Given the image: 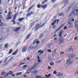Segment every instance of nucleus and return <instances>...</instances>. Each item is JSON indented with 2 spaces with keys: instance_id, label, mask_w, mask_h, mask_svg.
Instances as JSON below:
<instances>
[{
  "instance_id": "nucleus-1",
  "label": "nucleus",
  "mask_w": 78,
  "mask_h": 78,
  "mask_svg": "<svg viewBox=\"0 0 78 78\" xmlns=\"http://www.w3.org/2000/svg\"><path fill=\"white\" fill-rule=\"evenodd\" d=\"M45 25V23H42V24L41 25V26H40V25L39 24H38L35 27V31H37L38 29L39 28H41L44 26Z\"/></svg>"
},
{
  "instance_id": "nucleus-2",
  "label": "nucleus",
  "mask_w": 78,
  "mask_h": 78,
  "mask_svg": "<svg viewBox=\"0 0 78 78\" xmlns=\"http://www.w3.org/2000/svg\"><path fill=\"white\" fill-rule=\"evenodd\" d=\"M66 64H69V65H71L73 64V61L71 60L70 59H68L67 60Z\"/></svg>"
},
{
  "instance_id": "nucleus-3",
  "label": "nucleus",
  "mask_w": 78,
  "mask_h": 78,
  "mask_svg": "<svg viewBox=\"0 0 78 78\" xmlns=\"http://www.w3.org/2000/svg\"><path fill=\"white\" fill-rule=\"evenodd\" d=\"M68 27L69 28H72V26H73L72 25V23H71V21L70 20H69L68 21Z\"/></svg>"
},
{
  "instance_id": "nucleus-4",
  "label": "nucleus",
  "mask_w": 78,
  "mask_h": 78,
  "mask_svg": "<svg viewBox=\"0 0 78 78\" xmlns=\"http://www.w3.org/2000/svg\"><path fill=\"white\" fill-rule=\"evenodd\" d=\"M9 57L6 58L4 62L3 66H6L9 63V61H8V58H9Z\"/></svg>"
},
{
  "instance_id": "nucleus-5",
  "label": "nucleus",
  "mask_w": 78,
  "mask_h": 78,
  "mask_svg": "<svg viewBox=\"0 0 78 78\" xmlns=\"http://www.w3.org/2000/svg\"><path fill=\"white\" fill-rule=\"evenodd\" d=\"M63 33V31L61 30L60 33H59V35L58 36L60 37L59 39V40H61L63 39V37H62V33Z\"/></svg>"
},
{
  "instance_id": "nucleus-6",
  "label": "nucleus",
  "mask_w": 78,
  "mask_h": 78,
  "mask_svg": "<svg viewBox=\"0 0 78 78\" xmlns=\"http://www.w3.org/2000/svg\"><path fill=\"white\" fill-rule=\"evenodd\" d=\"M11 12L10 11L9 12L8 15L7 16V17L8 18H6V20H8L9 19H11Z\"/></svg>"
},
{
  "instance_id": "nucleus-7",
  "label": "nucleus",
  "mask_w": 78,
  "mask_h": 78,
  "mask_svg": "<svg viewBox=\"0 0 78 78\" xmlns=\"http://www.w3.org/2000/svg\"><path fill=\"white\" fill-rule=\"evenodd\" d=\"M27 51V47H25L23 48L22 49V52L23 53H25V52H26Z\"/></svg>"
},
{
  "instance_id": "nucleus-8",
  "label": "nucleus",
  "mask_w": 78,
  "mask_h": 78,
  "mask_svg": "<svg viewBox=\"0 0 78 78\" xmlns=\"http://www.w3.org/2000/svg\"><path fill=\"white\" fill-rule=\"evenodd\" d=\"M33 45H34V44H33L31 45L29 48L28 49L29 50H33L34 48V47L33 46Z\"/></svg>"
},
{
  "instance_id": "nucleus-9",
  "label": "nucleus",
  "mask_w": 78,
  "mask_h": 78,
  "mask_svg": "<svg viewBox=\"0 0 78 78\" xmlns=\"http://www.w3.org/2000/svg\"><path fill=\"white\" fill-rule=\"evenodd\" d=\"M73 56H75V54H70L69 55L68 57L69 58H72Z\"/></svg>"
},
{
  "instance_id": "nucleus-10",
  "label": "nucleus",
  "mask_w": 78,
  "mask_h": 78,
  "mask_svg": "<svg viewBox=\"0 0 78 78\" xmlns=\"http://www.w3.org/2000/svg\"><path fill=\"white\" fill-rule=\"evenodd\" d=\"M20 29V28L18 27L13 30V31H15V32H17V31H18Z\"/></svg>"
},
{
  "instance_id": "nucleus-11",
  "label": "nucleus",
  "mask_w": 78,
  "mask_h": 78,
  "mask_svg": "<svg viewBox=\"0 0 78 78\" xmlns=\"http://www.w3.org/2000/svg\"><path fill=\"white\" fill-rule=\"evenodd\" d=\"M56 76H63V74L61 73H58L56 75Z\"/></svg>"
},
{
  "instance_id": "nucleus-12",
  "label": "nucleus",
  "mask_w": 78,
  "mask_h": 78,
  "mask_svg": "<svg viewBox=\"0 0 78 78\" xmlns=\"http://www.w3.org/2000/svg\"><path fill=\"white\" fill-rule=\"evenodd\" d=\"M51 43H48L46 45V46L47 47V48H50L51 47L50 46H51Z\"/></svg>"
},
{
  "instance_id": "nucleus-13",
  "label": "nucleus",
  "mask_w": 78,
  "mask_h": 78,
  "mask_svg": "<svg viewBox=\"0 0 78 78\" xmlns=\"http://www.w3.org/2000/svg\"><path fill=\"white\" fill-rule=\"evenodd\" d=\"M47 5L46 4L41 5V7L43 9H45V8H47Z\"/></svg>"
},
{
  "instance_id": "nucleus-14",
  "label": "nucleus",
  "mask_w": 78,
  "mask_h": 78,
  "mask_svg": "<svg viewBox=\"0 0 78 78\" xmlns=\"http://www.w3.org/2000/svg\"><path fill=\"white\" fill-rule=\"evenodd\" d=\"M8 43L6 44L4 46V48L6 49H8Z\"/></svg>"
},
{
  "instance_id": "nucleus-15",
  "label": "nucleus",
  "mask_w": 78,
  "mask_h": 78,
  "mask_svg": "<svg viewBox=\"0 0 78 78\" xmlns=\"http://www.w3.org/2000/svg\"><path fill=\"white\" fill-rule=\"evenodd\" d=\"M59 21V20H55L53 21V23H54L55 24V23L57 22V23H58Z\"/></svg>"
},
{
  "instance_id": "nucleus-16",
  "label": "nucleus",
  "mask_w": 78,
  "mask_h": 78,
  "mask_svg": "<svg viewBox=\"0 0 78 78\" xmlns=\"http://www.w3.org/2000/svg\"><path fill=\"white\" fill-rule=\"evenodd\" d=\"M64 43V41L62 40H60L59 41L58 44L59 45H61V44H62Z\"/></svg>"
},
{
  "instance_id": "nucleus-17",
  "label": "nucleus",
  "mask_w": 78,
  "mask_h": 78,
  "mask_svg": "<svg viewBox=\"0 0 78 78\" xmlns=\"http://www.w3.org/2000/svg\"><path fill=\"white\" fill-rule=\"evenodd\" d=\"M31 36V34H28L26 37V39H28V38L30 37Z\"/></svg>"
},
{
  "instance_id": "nucleus-18",
  "label": "nucleus",
  "mask_w": 78,
  "mask_h": 78,
  "mask_svg": "<svg viewBox=\"0 0 78 78\" xmlns=\"http://www.w3.org/2000/svg\"><path fill=\"white\" fill-rule=\"evenodd\" d=\"M31 13H32V12H30L27 13V17H29V16H30V15L31 14Z\"/></svg>"
},
{
  "instance_id": "nucleus-19",
  "label": "nucleus",
  "mask_w": 78,
  "mask_h": 78,
  "mask_svg": "<svg viewBox=\"0 0 78 78\" xmlns=\"http://www.w3.org/2000/svg\"><path fill=\"white\" fill-rule=\"evenodd\" d=\"M37 63H36L34 66L33 67H34V69H36V67H37Z\"/></svg>"
},
{
  "instance_id": "nucleus-20",
  "label": "nucleus",
  "mask_w": 78,
  "mask_h": 78,
  "mask_svg": "<svg viewBox=\"0 0 78 78\" xmlns=\"http://www.w3.org/2000/svg\"><path fill=\"white\" fill-rule=\"evenodd\" d=\"M22 73V72H20L17 73L16 75H17V76H18V75H21Z\"/></svg>"
},
{
  "instance_id": "nucleus-21",
  "label": "nucleus",
  "mask_w": 78,
  "mask_h": 78,
  "mask_svg": "<svg viewBox=\"0 0 78 78\" xmlns=\"http://www.w3.org/2000/svg\"><path fill=\"white\" fill-rule=\"evenodd\" d=\"M32 69H34V68L33 66L30 67L29 69V70H32Z\"/></svg>"
},
{
  "instance_id": "nucleus-22",
  "label": "nucleus",
  "mask_w": 78,
  "mask_h": 78,
  "mask_svg": "<svg viewBox=\"0 0 78 78\" xmlns=\"http://www.w3.org/2000/svg\"><path fill=\"white\" fill-rule=\"evenodd\" d=\"M33 73L34 75H35V74H37V71L36 70V71H33Z\"/></svg>"
},
{
  "instance_id": "nucleus-23",
  "label": "nucleus",
  "mask_w": 78,
  "mask_h": 78,
  "mask_svg": "<svg viewBox=\"0 0 78 78\" xmlns=\"http://www.w3.org/2000/svg\"><path fill=\"white\" fill-rule=\"evenodd\" d=\"M17 14H15V15L13 18V20H16V17H17Z\"/></svg>"
},
{
  "instance_id": "nucleus-24",
  "label": "nucleus",
  "mask_w": 78,
  "mask_h": 78,
  "mask_svg": "<svg viewBox=\"0 0 78 78\" xmlns=\"http://www.w3.org/2000/svg\"><path fill=\"white\" fill-rule=\"evenodd\" d=\"M74 11H73L71 13V14L69 15V16H72L74 14Z\"/></svg>"
},
{
  "instance_id": "nucleus-25",
  "label": "nucleus",
  "mask_w": 78,
  "mask_h": 78,
  "mask_svg": "<svg viewBox=\"0 0 78 78\" xmlns=\"http://www.w3.org/2000/svg\"><path fill=\"white\" fill-rule=\"evenodd\" d=\"M41 6L42 5L40 4H38L37 5V8H40L42 7Z\"/></svg>"
},
{
  "instance_id": "nucleus-26",
  "label": "nucleus",
  "mask_w": 78,
  "mask_h": 78,
  "mask_svg": "<svg viewBox=\"0 0 78 78\" xmlns=\"http://www.w3.org/2000/svg\"><path fill=\"white\" fill-rule=\"evenodd\" d=\"M58 16H64V14L62 13H59L58 14Z\"/></svg>"
},
{
  "instance_id": "nucleus-27",
  "label": "nucleus",
  "mask_w": 78,
  "mask_h": 78,
  "mask_svg": "<svg viewBox=\"0 0 78 78\" xmlns=\"http://www.w3.org/2000/svg\"><path fill=\"white\" fill-rule=\"evenodd\" d=\"M27 66H28L27 65H24L23 66V69H26L27 67H28Z\"/></svg>"
},
{
  "instance_id": "nucleus-28",
  "label": "nucleus",
  "mask_w": 78,
  "mask_h": 78,
  "mask_svg": "<svg viewBox=\"0 0 78 78\" xmlns=\"http://www.w3.org/2000/svg\"><path fill=\"white\" fill-rule=\"evenodd\" d=\"M24 19V18H21L19 19V21H20V22H21Z\"/></svg>"
},
{
  "instance_id": "nucleus-29",
  "label": "nucleus",
  "mask_w": 78,
  "mask_h": 78,
  "mask_svg": "<svg viewBox=\"0 0 78 78\" xmlns=\"http://www.w3.org/2000/svg\"><path fill=\"white\" fill-rule=\"evenodd\" d=\"M17 52V50H16L15 52L13 53L12 54V55H16Z\"/></svg>"
},
{
  "instance_id": "nucleus-30",
  "label": "nucleus",
  "mask_w": 78,
  "mask_h": 78,
  "mask_svg": "<svg viewBox=\"0 0 78 78\" xmlns=\"http://www.w3.org/2000/svg\"><path fill=\"white\" fill-rule=\"evenodd\" d=\"M50 65H51V66H53L54 65V63L52 62H50Z\"/></svg>"
},
{
  "instance_id": "nucleus-31",
  "label": "nucleus",
  "mask_w": 78,
  "mask_h": 78,
  "mask_svg": "<svg viewBox=\"0 0 78 78\" xmlns=\"http://www.w3.org/2000/svg\"><path fill=\"white\" fill-rule=\"evenodd\" d=\"M13 73V72H12V71H10L9 73H8V74L9 75H12V74Z\"/></svg>"
},
{
  "instance_id": "nucleus-32",
  "label": "nucleus",
  "mask_w": 78,
  "mask_h": 78,
  "mask_svg": "<svg viewBox=\"0 0 78 78\" xmlns=\"http://www.w3.org/2000/svg\"><path fill=\"white\" fill-rule=\"evenodd\" d=\"M75 27L76 28H77V29H76V30L78 31V24H76L75 25Z\"/></svg>"
},
{
  "instance_id": "nucleus-33",
  "label": "nucleus",
  "mask_w": 78,
  "mask_h": 78,
  "mask_svg": "<svg viewBox=\"0 0 78 78\" xmlns=\"http://www.w3.org/2000/svg\"><path fill=\"white\" fill-rule=\"evenodd\" d=\"M45 76H46V77H50V76H51V75L50 74H48V75H45Z\"/></svg>"
},
{
  "instance_id": "nucleus-34",
  "label": "nucleus",
  "mask_w": 78,
  "mask_h": 78,
  "mask_svg": "<svg viewBox=\"0 0 78 78\" xmlns=\"http://www.w3.org/2000/svg\"><path fill=\"white\" fill-rule=\"evenodd\" d=\"M70 7H69V8H68V9L66 10V12H68L69 11H70Z\"/></svg>"
},
{
  "instance_id": "nucleus-35",
  "label": "nucleus",
  "mask_w": 78,
  "mask_h": 78,
  "mask_svg": "<svg viewBox=\"0 0 78 78\" xmlns=\"http://www.w3.org/2000/svg\"><path fill=\"white\" fill-rule=\"evenodd\" d=\"M34 6V5H32V6H31L29 9V10L28 11V12L29 11H30V10L31 9H32V8H33Z\"/></svg>"
},
{
  "instance_id": "nucleus-36",
  "label": "nucleus",
  "mask_w": 78,
  "mask_h": 78,
  "mask_svg": "<svg viewBox=\"0 0 78 78\" xmlns=\"http://www.w3.org/2000/svg\"><path fill=\"white\" fill-rule=\"evenodd\" d=\"M12 50L10 49L9 51V54H11V53H12Z\"/></svg>"
},
{
  "instance_id": "nucleus-37",
  "label": "nucleus",
  "mask_w": 78,
  "mask_h": 78,
  "mask_svg": "<svg viewBox=\"0 0 78 78\" xmlns=\"http://www.w3.org/2000/svg\"><path fill=\"white\" fill-rule=\"evenodd\" d=\"M3 23H2V21H1V20H0V26H3Z\"/></svg>"
},
{
  "instance_id": "nucleus-38",
  "label": "nucleus",
  "mask_w": 78,
  "mask_h": 78,
  "mask_svg": "<svg viewBox=\"0 0 78 78\" xmlns=\"http://www.w3.org/2000/svg\"><path fill=\"white\" fill-rule=\"evenodd\" d=\"M60 55H64V52L62 51L60 52Z\"/></svg>"
},
{
  "instance_id": "nucleus-39",
  "label": "nucleus",
  "mask_w": 78,
  "mask_h": 78,
  "mask_svg": "<svg viewBox=\"0 0 78 78\" xmlns=\"http://www.w3.org/2000/svg\"><path fill=\"white\" fill-rule=\"evenodd\" d=\"M23 64H25V62H24L23 63H20V66L21 65H23Z\"/></svg>"
},
{
  "instance_id": "nucleus-40",
  "label": "nucleus",
  "mask_w": 78,
  "mask_h": 78,
  "mask_svg": "<svg viewBox=\"0 0 78 78\" xmlns=\"http://www.w3.org/2000/svg\"><path fill=\"white\" fill-rule=\"evenodd\" d=\"M9 75V74H8V73H7L5 74V76H8Z\"/></svg>"
},
{
  "instance_id": "nucleus-41",
  "label": "nucleus",
  "mask_w": 78,
  "mask_h": 78,
  "mask_svg": "<svg viewBox=\"0 0 78 78\" xmlns=\"http://www.w3.org/2000/svg\"><path fill=\"white\" fill-rule=\"evenodd\" d=\"M43 36H44L43 34H42L40 36V38H42V37H43Z\"/></svg>"
},
{
  "instance_id": "nucleus-42",
  "label": "nucleus",
  "mask_w": 78,
  "mask_h": 78,
  "mask_svg": "<svg viewBox=\"0 0 78 78\" xmlns=\"http://www.w3.org/2000/svg\"><path fill=\"white\" fill-rule=\"evenodd\" d=\"M37 40H34V44H35V43H36L37 42Z\"/></svg>"
},
{
  "instance_id": "nucleus-43",
  "label": "nucleus",
  "mask_w": 78,
  "mask_h": 78,
  "mask_svg": "<svg viewBox=\"0 0 78 78\" xmlns=\"http://www.w3.org/2000/svg\"><path fill=\"white\" fill-rule=\"evenodd\" d=\"M13 58V57H10V59H9V61H11V59H12Z\"/></svg>"
},
{
  "instance_id": "nucleus-44",
  "label": "nucleus",
  "mask_w": 78,
  "mask_h": 78,
  "mask_svg": "<svg viewBox=\"0 0 78 78\" xmlns=\"http://www.w3.org/2000/svg\"><path fill=\"white\" fill-rule=\"evenodd\" d=\"M62 27H64V25H62L61 27H60L59 28V30H60L61 29V28H62Z\"/></svg>"
},
{
  "instance_id": "nucleus-45",
  "label": "nucleus",
  "mask_w": 78,
  "mask_h": 78,
  "mask_svg": "<svg viewBox=\"0 0 78 78\" xmlns=\"http://www.w3.org/2000/svg\"><path fill=\"white\" fill-rule=\"evenodd\" d=\"M53 73L54 74L56 75V74H57V72L56 71H55L53 72Z\"/></svg>"
},
{
  "instance_id": "nucleus-46",
  "label": "nucleus",
  "mask_w": 78,
  "mask_h": 78,
  "mask_svg": "<svg viewBox=\"0 0 78 78\" xmlns=\"http://www.w3.org/2000/svg\"><path fill=\"white\" fill-rule=\"evenodd\" d=\"M68 1H66L65 2V4H68Z\"/></svg>"
},
{
  "instance_id": "nucleus-47",
  "label": "nucleus",
  "mask_w": 78,
  "mask_h": 78,
  "mask_svg": "<svg viewBox=\"0 0 78 78\" xmlns=\"http://www.w3.org/2000/svg\"><path fill=\"white\" fill-rule=\"evenodd\" d=\"M38 45H36L35 46V47H34V48L36 49V48H37L38 47Z\"/></svg>"
},
{
  "instance_id": "nucleus-48",
  "label": "nucleus",
  "mask_w": 78,
  "mask_h": 78,
  "mask_svg": "<svg viewBox=\"0 0 78 78\" xmlns=\"http://www.w3.org/2000/svg\"><path fill=\"white\" fill-rule=\"evenodd\" d=\"M36 77L37 78H41V77H40V76H38V75L36 76Z\"/></svg>"
},
{
  "instance_id": "nucleus-49",
  "label": "nucleus",
  "mask_w": 78,
  "mask_h": 78,
  "mask_svg": "<svg viewBox=\"0 0 78 78\" xmlns=\"http://www.w3.org/2000/svg\"><path fill=\"white\" fill-rule=\"evenodd\" d=\"M6 73L5 72H2L1 73L2 75H4Z\"/></svg>"
},
{
  "instance_id": "nucleus-50",
  "label": "nucleus",
  "mask_w": 78,
  "mask_h": 78,
  "mask_svg": "<svg viewBox=\"0 0 78 78\" xmlns=\"http://www.w3.org/2000/svg\"><path fill=\"white\" fill-rule=\"evenodd\" d=\"M59 29H58L55 32V33H57V32H58V31H59Z\"/></svg>"
},
{
  "instance_id": "nucleus-51",
  "label": "nucleus",
  "mask_w": 78,
  "mask_h": 78,
  "mask_svg": "<svg viewBox=\"0 0 78 78\" xmlns=\"http://www.w3.org/2000/svg\"><path fill=\"white\" fill-rule=\"evenodd\" d=\"M39 41H37V43H36V44H40Z\"/></svg>"
},
{
  "instance_id": "nucleus-52",
  "label": "nucleus",
  "mask_w": 78,
  "mask_h": 78,
  "mask_svg": "<svg viewBox=\"0 0 78 78\" xmlns=\"http://www.w3.org/2000/svg\"><path fill=\"white\" fill-rule=\"evenodd\" d=\"M47 0H45L42 3V4H44V3H45V2H47Z\"/></svg>"
},
{
  "instance_id": "nucleus-53",
  "label": "nucleus",
  "mask_w": 78,
  "mask_h": 78,
  "mask_svg": "<svg viewBox=\"0 0 78 78\" xmlns=\"http://www.w3.org/2000/svg\"><path fill=\"white\" fill-rule=\"evenodd\" d=\"M48 69H51V67L49 66L48 67Z\"/></svg>"
},
{
  "instance_id": "nucleus-54",
  "label": "nucleus",
  "mask_w": 78,
  "mask_h": 78,
  "mask_svg": "<svg viewBox=\"0 0 78 78\" xmlns=\"http://www.w3.org/2000/svg\"><path fill=\"white\" fill-rule=\"evenodd\" d=\"M66 29H67V26H65L64 28V30H66Z\"/></svg>"
},
{
  "instance_id": "nucleus-55",
  "label": "nucleus",
  "mask_w": 78,
  "mask_h": 78,
  "mask_svg": "<svg viewBox=\"0 0 78 78\" xmlns=\"http://www.w3.org/2000/svg\"><path fill=\"white\" fill-rule=\"evenodd\" d=\"M72 50V48H70L69 49V51H71V50Z\"/></svg>"
},
{
  "instance_id": "nucleus-56",
  "label": "nucleus",
  "mask_w": 78,
  "mask_h": 78,
  "mask_svg": "<svg viewBox=\"0 0 78 78\" xmlns=\"http://www.w3.org/2000/svg\"><path fill=\"white\" fill-rule=\"evenodd\" d=\"M37 61H38V62H39V63H41V60H38Z\"/></svg>"
},
{
  "instance_id": "nucleus-57",
  "label": "nucleus",
  "mask_w": 78,
  "mask_h": 78,
  "mask_svg": "<svg viewBox=\"0 0 78 78\" xmlns=\"http://www.w3.org/2000/svg\"><path fill=\"white\" fill-rule=\"evenodd\" d=\"M44 53V51H41L40 52V54H42V53Z\"/></svg>"
},
{
  "instance_id": "nucleus-58",
  "label": "nucleus",
  "mask_w": 78,
  "mask_h": 78,
  "mask_svg": "<svg viewBox=\"0 0 78 78\" xmlns=\"http://www.w3.org/2000/svg\"><path fill=\"white\" fill-rule=\"evenodd\" d=\"M52 2H53L54 3V2H56V0H52L51 1Z\"/></svg>"
},
{
  "instance_id": "nucleus-59",
  "label": "nucleus",
  "mask_w": 78,
  "mask_h": 78,
  "mask_svg": "<svg viewBox=\"0 0 78 78\" xmlns=\"http://www.w3.org/2000/svg\"><path fill=\"white\" fill-rule=\"evenodd\" d=\"M74 40H76L77 39V37H76L74 38Z\"/></svg>"
},
{
  "instance_id": "nucleus-60",
  "label": "nucleus",
  "mask_w": 78,
  "mask_h": 78,
  "mask_svg": "<svg viewBox=\"0 0 78 78\" xmlns=\"http://www.w3.org/2000/svg\"><path fill=\"white\" fill-rule=\"evenodd\" d=\"M41 50H40L38 51V53H41Z\"/></svg>"
},
{
  "instance_id": "nucleus-61",
  "label": "nucleus",
  "mask_w": 78,
  "mask_h": 78,
  "mask_svg": "<svg viewBox=\"0 0 78 78\" xmlns=\"http://www.w3.org/2000/svg\"><path fill=\"white\" fill-rule=\"evenodd\" d=\"M48 51V52H51V50H49Z\"/></svg>"
},
{
  "instance_id": "nucleus-62",
  "label": "nucleus",
  "mask_w": 78,
  "mask_h": 78,
  "mask_svg": "<svg viewBox=\"0 0 78 78\" xmlns=\"http://www.w3.org/2000/svg\"><path fill=\"white\" fill-rule=\"evenodd\" d=\"M70 21L71 22V21H72V22H74V19H72V20H70Z\"/></svg>"
},
{
  "instance_id": "nucleus-63",
  "label": "nucleus",
  "mask_w": 78,
  "mask_h": 78,
  "mask_svg": "<svg viewBox=\"0 0 78 78\" xmlns=\"http://www.w3.org/2000/svg\"><path fill=\"white\" fill-rule=\"evenodd\" d=\"M54 40H55V41H56V40H57V38L55 37L54 38Z\"/></svg>"
},
{
  "instance_id": "nucleus-64",
  "label": "nucleus",
  "mask_w": 78,
  "mask_h": 78,
  "mask_svg": "<svg viewBox=\"0 0 78 78\" xmlns=\"http://www.w3.org/2000/svg\"><path fill=\"white\" fill-rule=\"evenodd\" d=\"M76 74H78V71H76Z\"/></svg>"
}]
</instances>
